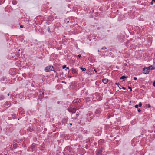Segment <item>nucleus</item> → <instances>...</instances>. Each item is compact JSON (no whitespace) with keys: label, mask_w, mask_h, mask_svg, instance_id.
I'll return each instance as SVG.
<instances>
[{"label":"nucleus","mask_w":155,"mask_h":155,"mask_svg":"<svg viewBox=\"0 0 155 155\" xmlns=\"http://www.w3.org/2000/svg\"><path fill=\"white\" fill-rule=\"evenodd\" d=\"M54 68L52 66H48L46 67L45 68V71L46 72H49L52 71Z\"/></svg>","instance_id":"obj_1"},{"label":"nucleus","mask_w":155,"mask_h":155,"mask_svg":"<svg viewBox=\"0 0 155 155\" xmlns=\"http://www.w3.org/2000/svg\"><path fill=\"white\" fill-rule=\"evenodd\" d=\"M149 72V71L147 69L146 67H144L143 69V73L145 74H148Z\"/></svg>","instance_id":"obj_2"},{"label":"nucleus","mask_w":155,"mask_h":155,"mask_svg":"<svg viewBox=\"0 0 155 155\" xmlns=\"http://www.w3.org/2000/svg\"><path fill=\"white\" fill-rule=\"evenodd\" d=\"M64 150L65 151L68 150L70 152H73V150L72 148H71L70 146L66 147L64 149Z\"/></svg>","instance_id":"obj_3"},{"label":"nucleus","mask_w":155,"mask_h":155,"mask_svg":"<svg viewBox=\"0 0 155 155\" xmlns=\"http://www.w3.org/2000/svg\"><path fill=\"white\" fill-rule=\"evenodd\" d=\"M148 70L149 71L150 70H153L155 68V67L154 65H152L150 66H149L147 67Z\"/></svg>","instance_id":"obj_4"},{"label":"nucleus","mask_w":155,"mask_h":155,"mask_svg":"<svg viewBox=\"0 0 155 155\" xmlns=\"http://www.w3.org/2000/svg\"><path fill=\"white\" fill-rule=\"evenodd\" d=\"M40 93L39 97V99L41 100L44 97V93L42 91H40Z\"/></svg>","instance_id":"obj_5"},{"label":"nucleus","mask_w":155,"mask_h":155,"mask_svg":"<svg viewBox=\"0 0 155 155\" xmlns=\"http://www.w3.org/2000/svg\"><path fill=\"white\" fill-rule=\"evenodd\" d=\"M102 150L101 149L100 150H98L96 152V154L97 155H102Z\"/></svg>","instance_id":"obj_6"},{"label":"nucleus","mask_w":155,"mask_h":155,"mask_svg":"<svg viewBox=\"0 0 155 155\" xmlns=\"http://www.w3.org/2000/svg\"><path fill=\"white\" fill-rule=\"evenodd\" d=\"M68 111L69 112L72 113H75L76 111V109L75 108H71Z\"/></svg>","instance_id":"obj_7"},{"label":"nucleus","mask_w":155,"mask_h":155,"mask_svg":"<svg viewBox=\"0 0 155 155\" xmlns=\"http://www.w3.org/2000/svg\"><path fill=\"white\" fill-rule=\"evenodd\" d=\"M101 110V108L97 109L95 111V113L97 114H99L100 113Z\"/></svg>","instance_id":"obj_8"},{"label":"nucleus","mask_w":155,"mask_h":155,"mask_svg":"<svg viewBox=\"0 0 155 155\" xmlns=\"http://www.w3.org/2000/svg\"><path fill=\"white\" fill-rule=\"evenodd\" d=\"M102 82L104 84H107L108 81V79L106 78H104L103 79H102Z\"/></svg>","instance_id":"obj_9"},{"label":"nucleus","mask_w":155,"mask_h":155,"mask_svg":"<svg viewBox=\"0 0 155 155\" xmlns=\"http://www.w3.org/2000/svg\"><path fill=\"white\" fill-rule=\"evenodd\" d=\"M71 72L72 74H76L77 73L76 70L74 69H73L72 70Z\"/></svg>","instance_id":"obj_10"},{"label":"nucleus","mask_w":155,"mask_h":155,"mask_svg":"<svg viewBox=\"0 0 155 155\" xmlns=\"http://www.w3.org/2000/svg\"><path fill=\"white\" fill-rule=\"evenodd\" d=\"M4 104L5 106H7V107H8L10 106V103L9 101H7Z\"/></svg>","instance_id":"obj_11"},{"label":"nucleus","mask_w":155,"mask_h":155,"mask_svg":"<svg viewBox=\"0 0 155 155\" xmlns=\"http://www.w3.org/2000/svg\"><path fill=\"white\" fill-rule=\"evenodd\" d=\"M74 102V103H77L78 104L79 103H80L81 102V100L80 99L78 100V99L75 100Z\"/></svg>","instance_id":"obj_12"},{"label":"nucleus","mask_w":155,"mask_h":155,"mask_svg":"<svg viewBox=\"0 0 155 155\" xmlns=\"http://www.w3.org/2000/svg\"><path fill=\"white\" fill-rule=\"evenodd\" d=\"M79 68L81 69L82 71H84L86 70V69L85 68H83L81 67H79Z\"/></svg>","instance_id":"obj_13"},{"label":"nucleus","mask_w":155,"mask_h":155,"mask_svg":"<svg viewBox=\"0 0 155 155\" xmlns=\"http://www.w3.org/2000/svg\"><path fill=\"white\" fill-rule=\"evenodd\" d=\"M127 78V77L126 76H125L124 75V76H122L120 78V79H124L125 78Z\"/></svg>","instance_id":"obj_14"},{"label":"nucleus","mask_w":155,"mask_h":155,"mask_svg":"<svg viewBox=\"0 0 155 155\" xmlns=\"http://www.w3.org/2000/svg\"><path fill=\"white\" fill-rule=\"evenodd\" d=\"M5 97H4L3 95H0V100H2L4 99Z\"/></svg>","instance_id":"obj_15"},{"label":"nucleus","mask_w":155,"mask_h":155,"mask_svg":"<svg viewBox=\"0 0 155 155\" xmlns=\"http://www.w3.org/2000/svg\"><path fill=\"white\" fill-rule=\"evenodd\" d=\"M142 105V104L141 102H140L139 103L138 106H139V107H141V106Z\"/></svg>","instance_id":"obj_16"},{"label":"nucleus","mask_w":155,"mask_h":155,"mask_svg":"<svg viewBox=\"0 0 155 155\" xmlns=\"http://www.w3.org/2000/svg\"><path fill=\"white\" fill-rule=\"evenodd\" d=\"M107 49V48L105 47H103L101 48L102 50H105L106 49Z\"/></svg>","instance_id":"obj_17"},{"label":"nucleus","mask_w":155,"mask_h":155,"mask_svg":"<svg viewBox=\"0 0 155 155\" xmlns=\"http://www.w3.org/2000/svg\"><path fill=\"white\" fill-rule=\"evenodd\" d=\"M66 65H63L62 67L63 69H64L65 68H66Z\"/></svg>","instance_id":"obj_18"},{"label":"nucleus","mask_w":155,"mask_h":155,"mask_svg":"<svg viewBox=\"0 0 155 155\" xmlns=\"http://www.w3.org/2000/svg\"><path fill=\"white\" fill-rule=\"evenodd\" d=\"M128 88L129 89H130V90L132 91V88H131V87H128Z\"/></svg>","instance_id":"obj_19"},{"label":"nucleus","mask_w":155,"mask_h":155,"mask_svg":"<svg viewBox=\"0 0 155 155\" xmlns=\"http://www.w3.org/2000/svg\"><path fill=\"white\" fill-rule=\"evenodd\" d=\"M135 107L136 108H138V105H136L135 106Z\"/></svg>","instance_id":"obj_20"},{"label":"nucleus","mask_w":155,"mask_h":155,"mask_svg":"<svg viewBox=\"0 0 155 155\" xmlns=\"http://www.w3.org/2000/svg\"><path fill=\"white\" fill-rule=\"evenodd\" d=\"M153 1H154L153 0L151 1V2L150 3L151 5H153Z\"/></svg>","instance_id":"obj_21"},{"label":"nucleus","mask_w":155,"mask_h":155,"mask_svg":"<svg viewBox=\"0 0 155 155\" xmlns=\"http://www.w3.org/2000/svg\"><path fill=\"white\" fill-rule=\"evenodd\" d=\"M115 84L116 85H118V87H119V83H115Z\"/></svg>","instance_id":"obj_22"},{"label":"nucleus","mask_w":155,"mask_h":155,"mask_svg":"<svg viewBox=\"0 0 155 155\" xmlns=\"http://www.w3.org/2000/svg\"><path fill=\"white\" fill-rule=\"evenodd\" d=\"M138 112H140L141 111V110L140 109H138Z\"/></svg>","instance_id":"obj_23"},{"label":"nucleus","mask_w":155,"mask_h":155,"mask_svg":"<svg viewBox=\"0 0 155 155\" xmlns=\"http://www.w3.org/2000/svg\"><path fill=\"white\" fill-rule=\"evenodd\" d=\"M147 106L148 108H150V104H148L147 105Z\"/></svg>","instance_id":"obj_24"},{"label":"nucleus","mask_w":155,"mask_h":155,"mask_svg":"<svg viewBox=\"0 0 155 155\" xmlns=\"http://www.w3.org/2000/svg\"><path fill=\"white\" fill-rule=\"evenodd\" d=\"M79 113L78 112H77V114H76V115H77V116H78V115H79Z\"/></svg>","instance_id":"obj_25"},{"label":"nucleus","mask_w":155,"mask_h":155,"mask_svg":"<svg viewBox=\"0 0 155 155\" xmlns=\"http://www.w3.org/2000/svg\"><path fill=\"white\" fill-rule=\"evenodd\" d=\"M153 85L155 87V81H154V82H153Z\"/></svg>","instance_id":"obj_26"},{"label":"nucleus","mask_w":155,"mask_h":155,"mask_svg":"<svg viewBox=\"0 0 155 155\" xmlns=\"http://www.w3.org/2000/svg\"><path fill=\"white\" fill-rule=\"evenodd\" d=\"M20 27L21 28H22L23 27V25H20Z\"/></svg>","instance_id":"obj_27"},{"label":"nucleus","mask_w":155,"mask_h":155,"mask_svg":"<svg viewBox=\"0 0 155 155\" xmlns=\"http://www.w3.org/2000/svg\"><path fill=\"white\" fill-rule=\"evenodd\" d=\"M153 63H154V64H154V66H155V59H154Z\"/></svg>","instance_id":"obj_28"},{"label":"nucleus","mask_w":155,"mask_h":155,"mask_svg":"<svg viewBox=\"0 0 155 155\" xmlns=\"http://www.w3.org/2000/svg\"><path fill=\"white\" fill-rule=\"evenodd\" d=\"M52 71H53L54 72V73L56 72V71L54 70V69H52Z\"/></svg>","instance_id":"obj_29"},{"label":"nucleus","mask_w":155,"mask_h":155,"mask_svg":"<svg viewBox=\"0 0 155 155\" xmlns=\"http://www.w3.org/2000/svg\"><path fill=\"white\" fill-rule=\"evenodd\" d=\"M62 82L63 83H64L65 84H66V82H65V81H62Z\"/></svg>","instance_id":"obj_30"},{"label":"nucleus","mask_w":155,"mask_h":155,"mask_svg":"<svg viewBox=\"0 0 155 155\" xmlns=\"http://www.w3.org/2000/svg\"><path fill=\"white\" fill-rule=\"evenodd\" d=\"M122 89L124 90H125L126 89V88H125L124 87H122Z\"/></svg>","instance_id":"obj_31"},{"label":"nucleus","mask_w":155,"mask_h":155,"mask_svg":"<svg viewBox=\"0 0 155 155\" xmlns=\"http://www.w3.org/2000/svg\"><path fill=\"white\" fill-rule=\"evenodd\" d=\"M81 54H79V55H78V57L79 58H80L81 57Z\"/></svg>","instance_id":"obj_32"},{"label":"nucleus","mask_w":155,"mask_h":155,"mask_svg":"<svg viewBox=\"0 0 155 155\" xmlns=\"http://www.w3.org/2000/svg\"><path fill=\"white\" fill-rule=\"evenodd\" d=\"M94 71L95 72V73H97V71L95 69H94Z\"/></svg>","instance_id":"obj_33"},{"label":"nucleus","mask_w":155,"mask_h":155,"mask_svg":"<svg viewBox=\"0 0 155 155\" xmlns=\"http://www.w3.org/2000/svg\"><path fill=\"white\" fill-rule=\"evenodd\" d=\"M48 31H49H49H50V28H48Z\"/></svg>","instance_id":"obj_34"},{"label":"nucleus","mask_w":155,"mask_h":155,"mask_svg":"<svg viewBox=\"0 0 155 155\" xmlns=\"http://www.w3.org/2000/svg\"><path fill=\"white\" fill-rule=\"evenodd\" d=\"M134 80H137V78H134Z\"/></svg>","instance_id":"obj_35"},{"label":"nucleus","mask_w":155,"mask_h":155,"mask_svg":"<svg viewBox=\"0 0 155 155\" xmlns=\"http://www.w3.org/2000/svg\"><path fill=\"white\" fill-rule=\"evenodd\" d=\"M72 77V76H68V78H71Z\"/></svg>","instance_id":"obj_36"},{"label":"nucleus","mask_w":155,"mask_h":155,"mask_svg":"<svg viewBox=\"0 0 155 155\" xmlns=\"http://www.w3.org/2000/svg\"><path fill=\"white\" fill-rule=\"evenodd\" d=\"M66 68H67V69H69V68H68V67H66Z\"/></svg>","instance_id":"obj_37"},{"label":"nucleus","mask_w":155,"mask_h":155,"mask_svg":"<svg viewBox=\"0 0 155 155\" xmlns=\"http://www.w3.org/2000/svg\"><path fill=\"white\" fill-rule=\"evenodd\" d=\"M8 96H9V94L8 93L7 94Z\"/></svg>","instance_id":"obj_38"},{"label":"nucleus","mask_w":155,"mask_h":155,"mask_svg":"<svg viewBox=\"0 0 155 155\" xmlns=\"http://www.w3.org/2000/svg\"><path fill=\"white\" fill-rule=\"evenodd\" d=\"M70 125H72V123H70Z\"/></svg>","instance_id":"obj_39"},{"label":"nucleus","mask_w":155,"mask_h":155,"mask_svg":"<svg viewBox=\"0 0 155 155\" xmlns=\"http://www.w3.org/2000/svg\"><path fill=\"white\" fill-rule=\"evenodd\" d=\"M118 87H119V88H120V89H121V88H120V87H119V86Z\"/></svg>","instance_id":"obj_40"},{"label":"nucleus","mask_w":155,"mask_h":155,"mask_svg":"<svg viewBox=\"0 0 155 155\" xmlns=\"http://www.w3.org/2000/svg\"><path fill=\"white\" fill-rule=\"evenodd\" d=\"M153 1L155 2V0H153Z\"/></svg>","instance_id":"obj_41"},{"label":"nucleus","mask_w":155,"mask_h":155,"mask_svg":"<svg viewBox=\"0 0 155 155\" xmlns=\"http://www.w3.org/2000/svg\"><path fill=\"white\" fill-rule=\"evenodd\" d=\"M75 119H77V117H76L75 118Z\"/></svg>","instance_id":"obj_42"},{"label":"nucleus","mask_w":155,"mask_h":155,"mask_svg":"<svg viewBox=\"0 0 155 155\" xmlns=\"http://www.w3.org/2000/svg\"><path fill=\"white\" fill-rule=\"evenodd\" d=\"M19 51H20V50L19 49V50H18Z\"/></svg>","instance_id":"obj_43"}]
</instances>
